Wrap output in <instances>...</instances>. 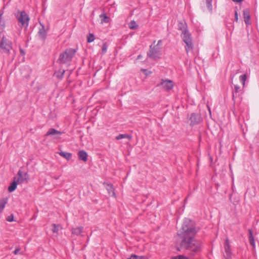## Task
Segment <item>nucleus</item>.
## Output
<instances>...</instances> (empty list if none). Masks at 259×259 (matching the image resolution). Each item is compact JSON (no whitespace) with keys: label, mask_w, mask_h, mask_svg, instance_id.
<instances>
[{"label":"nucleus","mask_w":259,"mask_h":259,"mask_svg":"<svg viewBox=\"0 0 259 259\" xmlns=\"http://www.w3.org/2000/svg\"><path fill=\"white\" fill-rule=\"evenodd\" d=\"M82 230L83 227H79L74 228H73L72 229V234L76 236H78L81 234Z\"/></svg>","instance_id":"obj_17"},{"label":"nucleus","mask_w":259,"mask_h":259,"mask_svg":"<svg viewBox=\"0 0 259 259\" xmlns=\"http://www.w3.org/2000/svg\"><path fill=\"white\" fill-rule=\"evenodd\" d=\"M61 134L62 133L61 132L52 128L49 129L48 132L46 134V136H55L54 138L56 139H59L60 138V136Z\"/></svg>","instance_id":"obj_13"},{"label":"nucleus","mask_w":259,"mask_h":259,"mask_svg":"<svg viewBox=\"0 0 259 259\" xmlns=\"http://www.w3.org/2000/svg\"><path fill=\"white\" fill-rule=\"evenodd\" d=\"M160 85L161 86L163 89L169 91L172 88L174 84L171 80L162 79L160 83L158 84V86Z\"/></svg>","instance_id":"obj_9"},{"label":"nucleus","mask_w":259,"mask_h":259,"mask_svg":"<svg viewBox=\"0 0 259 259\" xmlns=\"http://www.w3.org/2000/svg\"><path fill=\"white\" fill-rule=\"evenodd\" d=\"M172 259H190L189 257L183 255H179L172 257Z\"/></svg>","instance_id":"obj_32"},{"label":"nucleus","mask_w":259,"mask_h":259,"mask_svg":"<svg viewBox=\"0 0 259 259\" xmlns=\"http://www.w3.org/2000/svg\"><path fill=\"white\" fill-rule=\"evenodd\" d=\"M53 229L52 231L54 233H57L58 231L62 228L61 225H56V224H53Z\"/></svg>","instance_id":"obj_24"},{"label":"nucleus","mask_w":259,"mask_h":259,"mask_svg":"<svg viewBox=\"0 0 259 259\" xmlns=\"http://www.w3.org/2000/svg\"><path fill=\"white\" fill-rule=\"evenodd\" d=\"M179 29L182 31H184L185 30H188L187 28V25L185 22H180L178 25Z\"/></svg>","instance_id":"obj_22"},{"label":"nucleus","mask_w":259,"mask_h":259,"mask_svg":"<svg viewBox=\"0 0 259 259\" xmlns=\"http://www.w3.org/2000/svg\"><path fill=\"white\" fill-rule=\"evenodd\" d=\"M20 51H21V53H23V51H22V50H20Z\"/></svg>","instance_id":"obj_42"},{"label":"nucleus","mask_w":259,"mask_h":259,"mask_svg":"<svg viewBox=\"0 0 259 259\" xmlns=\"http://www.w3.org/2000/svg\"><path fill=\"white\" fill-rule=\"evenodd\" d=\"M40 24L41 27L39 29L38 35L40 38L44 40L46 38L48 29H45V26L41 24V23H40Z\"/></svg>","instance_id":"obj_12"},{"label":"nucleus","mask_w":259,"mask_h":259,"mask_svg":"<svg viewBox=\"0 0 259 259\" xmlns=\"http://www.w3.org/2000/svg\"><path fill=\"white\" fill-rule=\"evenodd\" d=\"M95 39V36L93 34L90 33L89 35L88 36V42H92Z\"/></svg>","instance_id":"obj_31"},{"label":"nucleus","mask_w":259,"mask_h":259,"mask_svg":"<svg viewBox=\"0 0 259 259\" xmlns=\"http://www.w3.org/2000/svg\"><path fill=\"white\" fill-rule=\"evenodd\" d=\"M161 55V48L158 46L151 45L150 46V50L147 53V55L149 58L153 59H157L160 58Z\"/></svg>","instance_id":"obj_4"},{"label":"nucleus","mask_w":259,"mask_h":259,"mask_svg":"<svg viewBox=\"0 0 259 259\" xmlns=\"http://www.w3.org/2000/svg\"><path fill=\"white\" fill-rule=\"evenodd\" d=\"M189 119L191 121L190 125L193 126L199 123L200 121V116L198 114L193 113L191 114Z\"/></svg>","instance_id":"obj_10"},{"label":"nucleus","mask_w":259,"mask_h":259,"mask_svg":"<svg viewBox=\"0 0 259 259\" xmlns=\"http://www.w3.org/2000/svg\"><path fill=\"white\" fill-rule=\"evenodd\" d=\"M0 48L3 52L10 54V51L12 49V42L9 39L3 36L0 42Z\"/></svg>","instance_id":"obj_5"},{"label":"nucleus","mask_w":259,"mask_h":259,"mask_svg":"<svg viewBox=\"0 0 259 259\" xmlns=\"http://www.w3.org/2000/svg\"><path fill=\"white\" fill-rule=\"evenodd\" d=\"M7 220L8 221V222H12L14 220V216H13V214H11L10 215H9V217H8V218H7Z\"/></svg>","instance_id":"obj_35"},{"label":"nucleus","mask_w":259,"mask_h":259,"mask_svg":"<svg viewBox=\"0 0 259 259\" xmlns=\"http://www.w3.org/2000/svg\"><path fill=\"white\" fill-rule=\"evenodd\" d=\"M128 27L131 29L135 30L138 27V25L137 24L136 22L134 20L130 22L128 24Z\"/></svg>","instance_id":"obj_21"},{"label":"nucleus","mask_w":259,"mask_h":259,"mask_svg":"<svg viewBox=\"0 0 259 259\" xmlns=\"http://www.w3.org/2000/svg\"><path fill=\"white\" fill-rule=\"evenodd\" d=\"M224 259H232L231 258V252L229 240L226 239L224 245Z\"/></svg>","instance_id":"obj_7"},{"label":"nucleus","mask_w":259,"mask_h":259,"mask_svg":"<svg viewBox=\"0 0 259 259\" xmlns=\"http://www.w3.org/2000/svg\"><path fill=\"white\" fill-rule=\"evenodd\" d=\"M249 243L252 247V251H255V241L253 236V232L251 230H249Z\"/></svg>","instance_id":"obj_14"},{"label":"nucleus","mask_w":259,"mask_h":259,"mask_svg":"<svg viewBox=\"0 0 259 259\" xmlns=\"http://www.w3.org/2000/svg\"><path fill=\"white\" fill-rule=\"evenodd\" d=\"M181 36L184 42L186 45V50L188 53L193 48V44L192 42L191 34L189 33L188 30H185L184 31L182 32Z\"/></svg>","instance_id":"obj_3"},{"label":"nucleus","mask_w":259,"mask_h":259,"mask_svg":"<svg viewBox=\"0 0 259 259\" xmlns=\"http://www.w3.org/2000/svg\"><path fill=\"white\" fill-rule=\"evenodd\" d=\"M2 14H0V30H2L4 27V22L2 21Z\"/></svg>","instance_id":"obj_34"},{"label":"nucleus","mask_w":259,"mask_h":259,"mask_svg":"<svg viewBox=\"0 0 259 259\" xmlns=\"http://www.w3.org/2000/svg\"><path fill=\"white\" fill-rule=\"evenodd\" d=\"M65 73V70L63 69H60L57 73V77L62 78L63 77L64 74Z\"/></svg>","instance_id":"obj_30"},{"label":"nucleus","mask_w":259,"mask_h":259,"mask_svg":"<svg viewBox=\"0 0 259 259\" xmlns=\"http://www.w3.org/2000/svg\"><path fill=\"white\" fill-rule=\"evenodd\" d=\"M129 259H148L146 256H139L136 254H132Z\"/></svg>","instance_id":"obj_25"},{"label":"nucleus","mask_w":259,"mask_h":259,"mask_svg":"<svg viewBox=\"0 0 259 259\" xmlns=\"http://www.w3.org/2000/svg\"><path fill=\"white\" fill-rule=\"evenodd\" d=\"M59 154L68 160H70L72 157V154L70 153L65 152L62 151L59 152Z\"/></svg>","instance_id":"obj_20"},{"label":"nucleus","mask_w":259,"mask_h":259,"mask_svg":"<svg viewBox=\"0 0 259 259\" xmlns=\"http://www.w3.org/2000/svg\"><path fill=\"white\" fill-rule=\"evenodd\" d=\"M8 202L7 198H0V212H2L4 209L6 204Z\"/></svg>","instance_id":"obj_18"},{"label":"nucleus","mask_w":259,"mask_h":259,"mask_svg":"<svg viewBox=\"0 0 259 259\" xmlns=\"http://www.w3.org/2000/svg\"><path fill=\"white\" fill-rule=\"evenodd\" d=\"M161 42H162L161 40H158V42H157V45L156 46H158L160 47L159 46L161 45Z\"/></svg>","instance_id":"obj_39"},{"label":"nucleus","mask_w":259,"mask_h":259,"mask_svg":"<svg viewBox=\"0 0 259 259\" xmlns=\"http://www.w3.org/2000/svg\"><path fill=\"white\" fill-rule=\"evenodd\" d=\"M20 248H16V249L14 250V253L15 254H18V253H19V254H22V252H20Z\"/></svg>","instance_id":"obj_37"},{"label":"nucleus","mask_w":259,"mask_h":259,"mask_svg":"<svg viewBox=\"0 0 259 259\" xmlns=\"http://www.w3.org/2000/svg\"><path fill=\"white\" fill-rule=\"evenodd\" d=\"M107 46L106 45V44H104L102 47V52L103 53H106V52L107 51Z\"/></svg>","instance_id":"obj_36"},{"label":"nucleus","mask_w":259,"mask_h":259,"mask_svg":"<svg viewBox=\"0 0 259 259\" xmlns=\"http://www.w3.org/2000/svg\"><path fill=\"white\" fill-rule=\"evenodd\" d=\"M17 20L23 26L27 27L29 21L28 15L24 11L21 12L17 16Z\"/></svg>","instance_id":"obj_6"},{"label":"nucleus","mask_w":259,"mask_h":259,"mask_svg":"<svg viewBox=\"0 0 259 259\" xmlns=\"http://www.w3.org/2000/svg\"><path fill=\"white\" fill-rule=\"evenodd\" d=\"M232 1L235 3H240V2H242L243 0H232Z\"/></svg>","instance_id":"obj_40"},{"label":"nucleus","mask_w":259,"mask_h":259,"mask_svg":"<svg viewBox=\"0 0 259 259\" xmlns=\"http://www.w3.org/2000/svg\"><path fill=\"white\" fill-rule=\"evenodd\" d=\"M100 18H101V22L102 23H103V22L107 23L109 21V18L104 14H101L100 15Z\"/></svg>","instance_id":"obj_27"},{"label":"nucleus","mask_w":259,"mask_h":259,"mask_svg":"<svg viewBox=\"0 0 259 259\" xmlns=\"http://www.w3.org/2000/svg\"><path fill=\"white\" fill-rule=\"evenodd\" d=\"M238 20V15L237 11H235V20L237 22Z\"/></svg>","instance_id":"obj_38"},{"label":"nucleus","mask_w":259,"mask_h":259,"mask_svg":"<svg viewBox=\"0 0 259 259\" xmlns=\"http://www.w3.org/2000/svg\"><path fill=\"white\" fill-rule=\"evenodd\" d=\"M18 184H21L24 182H27L28 176L27 173H23L21 170L18 172L17 176L14 178Z\"/></svg>","instance_id":"obj_8"},{"label":"nucleus","mask_w":259,"mask_h":259,"mask_svg":"<svg viewBox=\"0 0 259 259\" xmlns=\"http://www.w3.org/2000/svg\"><path fill=\"white\" fill-rule=\"evenodd\" d=\"M105 187H106L107 190L109 194L111 196H115V194L114 192V190L112 187V185L108 183H104Z\"/></svg>","instance_id":"obj_16"},{"label":"nucleus","mask_w":259,"mask_h":259,"mask_svg":"<svg viewBox=\"0 0 259 259\" xmlns=\"http://www.w3.org/2000/svg\"><path fill=\"white\" fill-rule=\"evenodd\" d=\"M18 183L16 182V181L14 179V181L12 183H11L10 186L8 188V190L10 192H12L14 191L17 187V185Z\"/></svg>","instance_id":"obj_19"},{"label":"nucleus","mask_w":259,"mask_h":259,"mask_svg":"<svg viewBox=\"0 0 259 259\" xmlns=\"http://www.w3.org/2000/svg\"><path fill=\"white\" fill-rule=\"evenodd\" d=\"M141 71L145 74L146 77L148 76L152 73L151 71L145 69H142Z\"/></svg>","instance_id":"obj_33"},{"label":"nucleus","mask_w":259,"mask_h":259,"mask_svg":"<svg viewBox=\"0 0 259 259\" xmlns=\"http://www.w3.org/2000/svg\"><path fill=\"white\" fill-rule=\"evenodd\" d=\"M78 156L79 159L85 162L88 160V154L84 150H80L78 152Z\"/></svg>","instance_id":"obj_15"},{"label":"nucleus","mask_w":259,"mask_h":259,"mask_svg":"<svg viewBox=\"0 0 259 259\" xmlns=\"http://www.w3.org/2000/svg\"><path fill=\"white\" fill-rule=\"evenodd\" d=\"M234 88H235V91H234V92H233V99L235 98V96L236 95V94L238 93H239L240 92H241V91L240 87L238 86L237 85H235L234 86Z\"/></svg>","instance_id":"obj_28"},{"label":"nucleus","mask_w":259,"mask_h":259,"mask_svg":"<svg viewBox=\"0 0 259 259\" xmlns=\"http://www.w3.org/2000/svg\"><path fill=\"white\" fill-rule=\"evenodd\" d=\"M212 0H206L207 8L210 12H212Z\"/></svg>","instance_id":"obj_26"},{"label":"nucleus","mask_w":259,"mask_h":259,"mask_svg":"<svg viewBox=\"0 0 259 259\" xmlns=\"http://www.w3.org/2000/svg\"><path fill=\"white\" fill-rule=\"evenodd\" d=\"M246 75L243 74L240 76V81L242 84L243 86L245 85V82L246 80Z\"/></svg>","instance_id":"obj_29"},{"label":"nucleus","mask_w":259,"mask_h":259,"mask_svg":"<svg viewBox=\"0 0 259 259\" xmlns=\"http://www.w3.org/2000/svg\"><path fill=\"white\" fill-rule=\"evenodd\" d=\"M138 58L139 59L141 58V55L138 56Z\"/></svg>","instance_id":"obj_41"},{"label":"nucleus","mask_w":259,"mask_h":259,"mask_svg":"<svg viewBox=\"0 0 259 259\" xmlns=\"http://www.w3.org/2000/svg\"><path fill=\"white\" fill-rule=\"evenodd\" d=\"M123 138H127L128 140H130L131 139V136L127 134H120L116 137V140H120Z\"/></svg>","instance_id":"obj_23"},{"label":"nucleus","mask_w":259,"mask_h":259,"mask_svg":"<svg viewBox=\"0 0 259 259\" xmlns=\"http://www.w3.org/2000/svg\"><path fill=\"white\" fill-rule=\"evenodd\" d=\"M76 53V50L73 49H67L60 55L58 61L60 64H68L72 60Z\"/></svg>","instance_id":"obj_2"},{"label":"nucleus","mask_w":259,"mask_h":259,"mask_svg":"<svg viewBox=\"0 0 259 259\" xmlns=\"http://www.w3.org/2000/svg\"><path fill=\"white\" fill-rule=\"evenodd\" d=\"M243 16L244 21L246 25H250L251 24L250 19V10L248 9H244L243 11Z\"/></svg>","instance_id":"obj_11"},{"label":"nucleus","mask_w":259,"mask_h":259,"mask_svg":"<svg viewBox=\"0 0 259 259\" xmlns=\"http://www.w3.org/2000/svg\"><path fill=\"white\" fill-rule=\"evenodd\" d=\"M198 231V229L194 223L185 219L178 233L179 239L177 244L181 248L187 250L188 253L192 257L198 254L201 250V241L194 238Z\"/></svg>","instance_id":"obj_1"}]
</instances>
